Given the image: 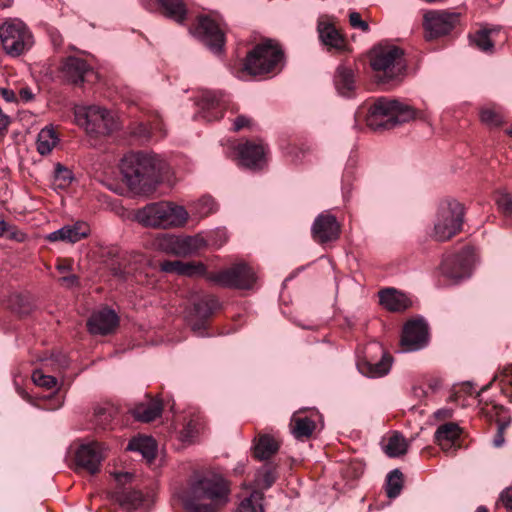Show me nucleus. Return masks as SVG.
<instances>
[{
	"label": "nucleus",
	"instance_id": "1",
	"mask_svg": "<svg viewBox=\"0 0 512 512\" xmlns=\"http://www.w3.org/2000/svg\"><path fill=\"white\" fill-rule=\"evenodd\" d=\"M228 481L212 470H196L179 493L185 512H217L228 502Z\"/></svg>",
	"mask_w": 512,
	"mask_h": 512
},
{
	"label": "nucleus",
	"instance_id": "2",
	"mask_svg": "<svg viewBox=\"0 0 512 512\" xmlns=\"http://www.w3.org/2000/svg\"><path fill=\"white\" fill-rule=\"evenodd\" d=\"M166 163L154 154L129 153L121 161L124 182L137 194L153 192L162 181Z\"/></svg>",
	"mask_w": 512,
	"mask_h": 512
},
{
	"label": "nucleus",
	"instance_id": "3",
	"mask_svg": "<svg viewBox=\"0 0 512 512\" xmlns=\"http://www.w3.org/2000/svg\"><path fill=\"white\" fill-rule=\"evenodd\" d=\"M416 116L415 110L395 99L378 98L369 107L366 124L374 131L389 130Z\"/></svg>",
	"mask_w": 512,
	"mask_h": 512
},
{
	"label": "nucleus",
	"instance_id": "4",
	"mask_svg": "<svg viewBox=\"0 0 512 512\" xmlns=\"http://www.w3.org/2000/svg\"><path fill=\"white\" fill-rule=\"evenodd\" d=\"M284 53L277 42L266 39L251 49L243 62V72L250 76L276 74L282 69Z\"/></svg>",
	"mask_w": 512,
	"mask_h": 512
},
{
	"label": "nucleus",
	"instance_id": "5",
	"mask_svg": "<svg viewBox=\"0 0 512 512\" xmlns=\"http://www.w3.org/2000/svg\"><path fill=\"white\" fill-rule=\"evenodd\" d=\"M135 219L145 227L168 229L183 226L188 219V212L183 206L160 201L138 209Z\"/></svg>",
	"mask_w": 512,
	"mask_h": 512
},
{
	"label": "nucleus",
	"instance_id": "6",
	"mask_svg": "<svg viewBox=\"0 0 512 512\" xmlns=\"http://www.w3.org/2000/svg\"><path fill=\"white\" fill-rule=\"evenodd\" d=\"M369 61L380 83L399 79L406 70L404 51L395 45H378L371 49Z\"/></svg>",
	"mask_w": 512,
	"mask_h": 512
},
{
	"label": "nucleus",
	"instance_id": "7",
	"mask_svg": "<svg viewBox=\"0 0 512 512\" xmlns=\"http://www.w3.org/2000/svg\"><path fill=\"white\" fill-rule=\"evenodd\" d=\"M464 207L454 199L440 202L434 223L433 237L437 241H447L458 234L463 226Z\"/></svg>",
	"mask_w": 512,
	"mask_h": 512
},
{
	"label": "nucleus",
	"instance_id": "8",
	"mask_svg": "<svg viewBox=\"0 0 512 512\" xmlns=\"http://www.w3.org/2000/svg\"><path fill=\"white\" fill-rule=\"evenodd\" d=\"M0 31L3 50L9 56L18 57L27 52L34 44L31 31L19 19H7L0 26Z\"/></svg>",
	"mask_w": 512,
	"mask_h": 512
},
{
	"label": "nucleus",
	"instance_id": "9",
	"mask_svg": "<svg viewBox=\"0 0 512 512\" xmlns=\"http://www.w3.org/2000/svg\"><path fill=\"white\" fill-rule=\"evenodd\" d=\"M205 277L221 287L239 290L252 289L257 280L256 272L246 262L234 263L218 272H206Z\"/></svg>",
	"mask_w": 512,
	"mask_h": 512
},
{
	"label": "nucleus",
	"instance_id": "10",
	"mask_svg": "<svg viewBox=\"0 0 512 512\" xmlns=\"http://www.w3.org/2000/svg\"><path fill=\"white\" fill-rule=\"evenodd\" d=\"M156 247L166 253L179 257H186L196 253L203 248L206 243L199 236L180 237L173 234L162 233L155 239Z\"/></svg>",
	"mask_w": 512,
	"mask_h": 512
},
{
	"label": "nucleus",
	"instance_id": "11",
	"mask_svg": "<svg viewBox=\"0 0 512 512\" xmlns=\"http://www.w3.org/2000/svg\"><path fill=\"white\" fill-rule=\"evenodd\" d=\"M476 256L472 247L466 246L460 252L446 257L442 262V273L445 277L458 283L472 275Z\"/></svg>",
	"mask_w": 512,
	"mask_h": 512
},
{
	"label": "nucleus",
	"instance_id": "12",
	"mask_svg": "<svg viewBox=\"0 0 512 512\" xmlns=\"http://www.w3.org/2000/svg\"><path fill=\"white\" fill-rule=\"evenodd\" d=\"M460 14L448 11H428L424 14L423 27L428 41L449 34L459 23Z\"/></svg>",
	"mask_w": 512,
	"mask_h": 512
},
{
	"label": "nucleus",
	"instance_id": "13",
	"mask_svg": "<svg viewBox=\"0 0 512 512\" xmlns=\"http://www.w3.org/2000/svg\"><path fill=\"white\" fill-rule=\"evenodd\" d=\"M193 34L213 53L220 54L222 52L225 45L224 33L219 25L210 17H199Z\"/></svg>",
	"mask_w": 512,
	"mask_h": 512
},
{
	"label": "nucleus",
	"instance_id": "14",
	"mask_svg": "<svg viewBox=\"0 0 512 512\" xmlns=\"http://www.w3.org/2000/svg\"><path fill=\"white\" fill-rule=\"evenodd\" d=\"M428 326L422 319L408 321L402 331L401 347L404 352L417 351L428 344Z\"/></svg>",
	"mask_w": 512,
	"mask_h": 512
},
{
	"label": "nucleus",
	"instance_id": "15",
	"mask_svg": "<svg viewBox=\"0 0 512 512\" xmlns=\"http://www.w3.org/2000/svg\"><path fill=\"white\" fill-rule=\"evenodd\" d=\"M340 233V223L337 221V218L329 212L319 214L311 227L312 237L319 244L336 241L340 237Z\"/></svg>",
	"mask_w": 512,
	"mask_h": 512
},
{
	"label": "nucleus",
	"instance_id": "16",
	"mask_svg": "<svg viewBox=\"0 0 512 512\" xmlns=\"http://www.w3.org/2000/svg\"><path fill=\"white\" fill-rule=\"evenodd\" d=\"M373 351L380 354V359L374 361L373 359H368L366 356L364 359L358 362L359 371L368 377H382L390 371L392 365V357L382 348V346L378 345L377 343L369 344L366 347L367 354Z\"/></svg>",
	"mask_w": 512,
	"mask_h": 512
},
{
	"label": "nucleus",
	"instance_id": "17",
	"mask_svg": "<svg viewBox=\"0 0 512 512\" xmlns=\"http://www.w3.org/2000/svg\"><path fill=\"white\" fill-rule=\"evenodd\" d=\"M193 306L195 316L198 319L191 323V329L197 335L203 336L206 329V320L220 309L221 304L216 296L203 294L194 301Z\"/></svg>",
	"mask_w": 512,
	"mask_h": 512
},
{
	"label": "nucleus",
	"instance_id": "18",
	"mask_svg": "<svg viewBox=\"0 0 512 512\" xmlns=\"http://www.w3.org/2000/svg\"><path fill=\"white\" fill-rule=\"evenodd\" d=\"M104 457L103 445L99 442H91L77 449L75 461L78 467L87 470L90 474H96L100 471Z\"/></svg>",
	"mask_w": 512,
	"mask_h": 512
},
{
	"label": "nucleus",
	"instance_id": "19",
	"mask_svg": "<svg viewBox=\"0 0 512 512\" xmlns=\"http://www.w3.org/2000/svg\"><path fill=\"white\" fill-rule=\"evenodd\" d=\"M240 164L251 170H261L266 165L267 147L263 143L246 141L238 145Z\"/></svg>",
	"mask_w": 512,
	"mask_h": 512
},
{
	"label": "nucleus",
	"instance_id": "20",
	"mask_svg": "<svg viewBox=\"0 0 512 512\" xmlns=\"http://www.w3.org/2000/svg\"><path fill=\"white\" fill-rule=\"evenodd\" d=\"M119 325V317L107 307L94 311L87 320L88 331L93 335H108Z\"/></svg>",
	"mask_w": 512,
	"mask_h": 512
},
{
	"label": "nucleus",
	"instance_id": "21",
	"mask_svg": "<svg viewBox=\"0 0 512 512\" xmlns=\"http://www.w3.org/2000/svg\"><path fill=\"white\" fill-rule=\"evenodd\" d=\"M85 117L88 127L98 134H109L117 128V121L112 113L100 106H89Z\"/></svg>",
	"mask_w": 512,
	"mask_h": 512
},
{
	"label": "nucleus",
	"instance_id": "22",
	"mask_svg": "<svg viewBox=\"0 0 512 512\" xmlns=\"http://www.w3.org/2000/svg\"><path fill=\"white\" fill-rule=\"evenodd\" d=\"M199 112L194 118H203L211 122L223 117L222 94L214 91H204L198 101Z\"/></svg>",
	"mask_w": 512,
	"mask_h": 512
},
{
	"label": "nucleus",
	"instance_id": "23",
	"mask_svg": "<svg viewBox=\"0 0 512 512\" xmlns=\"http://www.w3.org/2000/svg\"><path fill=\"white\" fill-rule=\"evenodd\" d=\"M462 433V429L455 422H447L440 425L434 434L435 442L448 455H454L457 451L456 442Z\"/></svg>",
	"mask_w": 512,
	"mask_h": 512
},
{
	"label": "nucleus",
	"instance_id": "24",
	"mask_svg": "<svg viewBox=\"0 0 512 512\" xmlns=\"http://www.w3.org/2000/svg\"><path fill=\"white\" fill-rule=\"evenodd\" d=\"M91 71V67L84 59L74 56L66 58L61 67L63 79L73 85H81Z\"/></svg>",
	"mask_w": 512,
	"mask_h": 512
},
{
	"label": "nucleus",
	"instance_id": "25",
	"mask_svg": "<svg viewBox=\"0 0 512 512\" xmlns=\"http://www.w3.org/2000/svg\"><path fill=\"white\" fill-rule=\"evenodd\" d=\"M159 270L168 274L195 277L205 276L206 266L202 262H183L180 260H165L159 263Z\"/></svg>",
	"mask_w": 512,
	"mask_h": 512
},
{
	"label": "nucleus",
	"instance_id": "26",
	"mask_svg": "<svg viewBox=\"0 0 512 512\" xmlns=\"http://www.w3.org/2000/svg\"><path fill=\"white\" fill-rule=\"evenodd\" d=\"M90 233V228L86 222L78 221L72 225H65L62 228L53 231L47 236L51 242L63 241L67 243H76L86 238Z\"/></svg>",
	"mask_w": 512,
	"mask_h": 512
},
{
	"label": "nucleus",
	"instance_id": "27",
	"mask_svg": "<svg viewBox=\"0 0 512 512\" xmlns=\"http://www.w3.org/2000/svg\"><path fill=\"white\" fill-rule=\"evenodd\" d=\"M129 411L136 420L148 423L161 416L163 404L161 400L147 396L145 401L136 403Z\"/></svg>",
	"mask_w": 512,
	"mask_h": 512
},
{
	"label": "nucleus",
	"instance_id": "28",
	"mask_svg": "<svg viewBox=\"0 0 512 512\" xmlns=\"http://www.w3.org/2000/svg\"><path fill=\"white\" fill-rule=\"evenodd\" d=\"M379 302L388 311L402 312L411 305L409 298L395 288H385L379 291Z\"/></svg>",
	"mask_w": 512,
	"mask_h": 512
},
{
	"label": "nucleus",
	"instance_id": "29",
	"mask_svg": "<svg viewBox=\"0 0 512 512\" xmlns=\"http://www.w3.org/2000/svg\"><path fill=\"white\" fill-rule=\"evenodd\" d=\"M318 32L321 42L323 45L327 46L329 50L334 49L338 52L345 50V39L334 25L320 22L318 24Z\"/></svg>",
	"mask_w": 512,
	"mask_h": 512
},
{
	"label": "nucleus",
	"instance_id": "30",
	"mask_svg": "<svg viewBox=\"0 0 512 512\" xmlns=\"http://www.w3.org/2000/svg\"><path fill=\"white\" fill-rule=\"evenodd\" d=\"M334 85L340 95L350 96L355 89L353 69L344 64L339 65L334 74Z\"/></svg>",
	"mask_w": 512,
	"mask_h": 512
},
{
	"label": "nucleus",
	"instance_id": "31",
	"mask_svg": "<svg viewBox=\"0 0 512 512\" xmlns=\"http://www.w3.org/2000/svg\"><path fill=\"white\" fill-rule=\"evenodd\" d=\"M279 448L280 442L272 435H259L254 444V457L260 461L268 460L278 452Z\"/></svg>",
	"mask_w": 512,
	"mask_h": 512
},
{
	"label": "nucleus",
	"instance_id": "32",
	"mask_svg": "<svg viewBox=\"0 0 512 512\" xmlns=\"http://www.w3.org/2000/svg\"><path fill=\"white\" fill-rule=\"evenodd\" d=\"M160 12L167 18L183 23L186 19L187 9L183 0H156Z\"/></svg>",
	"mask_w": 512,
	"mask_h": 512
},
{
	"label": "nucleus",
	"instance_id": "33",
	"mask_svg": "<svg viewBox=\"0 0 512 512\" xmlns=\"http://www.w3.org/2000/svg\"><path fill=\"white\" fill-rule=\"evenodd\" d=\"M291 433L297 440L309 439L314 430L316 429V423L311 418L305 416L294 415L291 419Z\"/></svg>",
	"mask_w": 512,
	"mask_h": 512
},
{
	"label": "nucleus",
	"instance_id": "34",
	"mask_svg": "<svg viewBox=\"0 0 512 512\" xmlns=\"http://www.w3.org/2000/svg\"><path fill=\"white\" fill-rule=\"evenodd\" d=\"M156 448V442L151 437L133 438L127 446L128 450L139 452L148 462L156 457Z\"/></svg>",
	"mask_w": 512,
	"mask_h": 512
},
{
	"label": "nucleus",
	"instance_id": "35",
	"mask_svg": "<svg viewBox=\"0 0 512 512\" xmlns=\"http://www.w3.org/2000/svg\"><path fill=\"white\" fill-rule=\"evenodd\" d=\"M58 136L51 127L41 129L37 137V150L41 155L49 154L58 142Z\"/></svg>",
	"mask_w": 512,
	"mask_h": 512
},
{
	"label": "nucleus",
	"instance_id": "36",
	"mask_svg": "<svg viewBox=\"0 0 512 512\" xmlns=\"http://www.w3.org/2000/svg\"><path fill=\"white\" fill-rule=\"evenodd\" d=\"M113 497L116 502L124 507H137L142 502V493L137 490H129L124 487H118Z\"/></svg>",
	"mask_w": 512,
	"mask_h": 512
},
{
	"label": "nucleus",
	"instance_id": "37",
	"mask_svg": "<svg viewBox=\"0 0 512 512\" xmlns=\"http://www.w3.org/2000/svg\"><path fill=\"white\" fill-rule=\"evenodd\" d=\"M496 33L493 29H481L469 36L470 42L474 44L480 51L485 53H493L494 42L491 35Z\"/></svg>",
	"mask_w": 512,
	"mask_h": 512
},
{
	"label": "nucleus",
	"instance_id": "38",
	"mask_svg": "<svg viewBox=\"0 0 512 512\" xmlns=\"http://www.w3.org/2000/svg\"><path fill=\"white\" fill-rule=\"evenodd\" d=\"M403 489V474L399 469L390 471L386 477V495L390 499L398 497Z\"/></svg>",
	"mask_w": 512,
	"mask_h": 512
},
{
	"label": "nucleus",
	"instance_id": "39",
	"mask_svg": "<svg viewBox=\"0 0 512 512\" xmlns=\"http://www.w3.org/2000/svg\"><path fill=\"white\" fill-rule=\"evenodd\" d=\"M10 306L12 310L20 316L29 315L34 309V304L31 298L22 294H16L11 297Z\"/></svg>",
	"mask_w": 512,
	"mask_h": 512
},
{
	"label": "nucleus",
	"instance_id": "40",
	"mask_svg": "<svg viewBox=\"0 0 512 512\" xmlns=\"http://www.w3.org/2000/svg\"><path fill=\"white\" fill-rule=\"evenodd\" d=\"M263 495L259 492H252L251 495L243 499L239 506L238 512H264L262 505Z\"/></svg>",
	"mask_w": 512,
	"mask_h": 512
},
{
	"label": "nucleus",
	"instance_id": "41",
	"mask_svg": "<svg viewBox=\"0 0 512 512\" xmlns=\"http://www.w3.org/2000/svg\"><path fill=\"white\" fill-rule=\"evenodd\" d=\"M114 416L115 409L113 407H97L94 410V423L99 428L106 430L110 428Z\"/></svg>",
	"mask_w": 512,
	"mask_h": 512
},
{
	"label": "nucleus",
	"instance_id": "42",
	"mask_svg": "<svg viewBox=\"0 0 512 512\" xmlns=\"http://www.w3.org/2000/svg\"><path fill=\"white\" fill-rule=\"evenodd\" d=\"M407 451V442L401 435L395 434L391 436L385 447V452L390 457H399Z\"/></svg>",
	"mask_w": 512,
	"mask_h": 512
},
{
	"label": "nucleus",
	"instance_id": "43",
	"mask_svg": "<svg viewBox=\"0 0 512 512\" xmlns=\"http://www.w3.org/2000/svg\"><path fill=\"white\" fill-rule=\"evenodd\" d=\"M193 209L198 217H206L216 210V203L211 196H203L194 204Z\"/></svg>",
	"mask_w": 512,
	"mask_h": 512
},
{
	"label": "nucleus",
	"instance_id": "44",
	"mask_svg": "<svg viewBox=\"0 0 512 512\" xmlns=\"http://www.w3.org/2000/svg\"><path fill=\"white\" fill-rule=\"evenodd\" d=\"M480 118L481 121L489 127H499L503 124L502 115L491 108L482 109Z\"/></svg>",
	"mask_w": 512,
	"mask_h": 512
},
{
	"label": "nucleus",
	"instance_id": "45",
	"mask_svg": "<svg viewBox=\"0 0 512 512\" xmlns=\"http://www.w3.org/2000/svg\"><path fill=\"white\" fill-rule=\"evenodd\" d=\"M33 382L40 387L52 389L57 384V379L51 375H45L41 370H35L32 374Z\"/></svg>",
	"mask_w": 512,
	"mask_h": 512
},
{
	"label": "nucleus",
	"instance_id": "46",
	"mask_svg": "<svg viewBox=\"0 0 512 512\" xmlns=\"http://www.w3.org/2000/svg\"><path fill=\"white\" fill-rule=\"evenodd\" d=\"M498 209L506 216L512 215V196L507 193H499L496 198Z\"/></svg>",
	"mask_w": 512,
	"mask_h": 512
},
{
	"label": "nucleus",
	"instance_id": "47",
	"mask_svg": "<svg viewBox=\"0 0 512 512\" xmlns=\"http://www.w3.org/2000/svg\"><path fill=\"white\" fill-rule=\"evenodd\" d=\"M349 22L353 28L360 29L363 32H368L370 30L369 24L361 19L358 12L350 13Z\"/></svg>",
	"mask_w": 512,
	"mask_h": 512
},
{
	"label": "nucleus",
	"instance_id": "48",
	"mask_svg": "<svg viewBox=\"0 0 512 512\" xmlns=\"http://www.w3.org/2000/svg\"><path fill=\"white\" fill-rule=\"evenodd\" d=\"M55 177L57 180H62L64 185L70 183L73 178L72 172L61 164H57L56 166Z\"/></svg>",
	"mask_w": 512,
	"mask_h": 512
},
{
	"label": "nucleus",
	"instance_id": "49",
	"mask_svg": "<svg viewBox=\"0 0 512 512\" xmlns=\"http://www.w3.org/2000/svg\"><path fill=\"white\" fill-rule=\"evenodd\" d=\"M499 501L502 502L507 511L512 512V488H505L499 496Z\"/></svg>",
	"mask_w": 512,
	"mask_h": 512
},
{
	"label": "nucleus",
	"instance_id": "50",
	"mask_svg": "<svg viewBox=\"0 0 512 512\" xmlns=\"http://www.w3.org/2000/svg\"><path fill=\"white\" fill-rule=\"evenodd\" d=\"M196 425L193 421H189L181 431V439L184 442H191L195 436Z\"/></svg>",
	"mask_w": 512,
	"mask_h": 512
},
{
	"label": "nucleus",
	"instance_id": "51",
	"mask_svg": "<svg viewBox=\"0 0 512 512\" xmlns=\"http://www.w3.org/2000/svg\"><path fill=\"white\" fill-rule=\"evenodd\" d=\"M252 125V120L245 116V115H239L236 117L233 123V130L234 131H240L243 128H250Z\"/></svg>",
	"mask_w": 512,
	"mask_h": 512
},
{
	"label": "nucleus",
	"instance_id": "52",
	"mask_svg": "<svg viewBox=\"0 0 512 512\" xmlns=\"http://www.w3.org/2000/svg\"><path fill=\"white\" fill-rule=\"evenodd\" d=\"M113 476L117 482L118 487H123L126 483H130L134 477V475L130 472H116L113 473Z\"/></svg>",
	"mask_w": 512,
	"mask_h": 512
},
{
	"label": "nucleus",
	"instance_id": "53",
	"mask_svg": "<svg viewBox=\"0 0 512 512\" xmlns=\"http://www.w3.org/2000/svg\"><path fill=\"white\" fill-rule=\"evenodd\" d=\"M60 283L64 285L65 287H74L79 285V278L78 276L72 274L68 276H63L59 279Z\"/></svg>",
	"mask_w": 512,
	"mask_h": 512
},
{
	"label": "nucleus",
	"instance_id": "54",
	"mask_svg": "<svg viewBox=\"0 0 512 512\" xmlns=\"http://www.w3.org/2000/svg\"><path fill=\"white\" fill-rule=\"evenodd\" d=\"M453 416V410L450 408H441L434 413V417L438 420L450 419Z\"/></svg>",
	"mask_w": 512,
	"mask_h": 512
},
{
	"label": "nucleus",
	"instance_id": "55",
	"mask_svg": "<svg viewBox=\"0 0 512 512\" xmlns=\"http://www.w3.org/2000/svg\"><path fill=\"white\" fill-rule=\"evenodd\" d=\"M132 133L140 138H148L150 135L149 128L143 123L138 124Z\"/></svg>",
	"mask_w": 512,
	"mask_h": 512
},
{
	"label": "nucleus",
	"instance_id": "56",
	"mask_svg": "<svg viewBox=\"0 0 512 512\" xmlns=\"http://www.w3.org/2000/svg\"><path fill=\"white\" fill-rule=\"evenodd\" d=\"M0 95L7 102H14V101H16V95H15L14 91L11 90V89L0 88Z\"/></svg>",
	"mask_w": 512,
	"mask_h": 512
},
{
	"label": "nucleus",
	"instance_id": "57",
	"mask_svg": "<svg viewBox=\"0 0 512 512\" xmlns=\"http://www.w3.org/2000/svg\"><path fill=\"white\" fill-rule=\"evenodd\" d=\"M19 96H20L21 100H23L24 102H29V101L33 100V98H34V94L32 93L31 89L28 87L21 88L19 91Z\"/></svg>",
	"mask_w": 512,
	"mask_h": 512
},
{
	"label": "nucleus",
	"instance_id": "58",
	"mask_svg": "<svg viewBox=\"0 0 512 512\" xmlns=\"http://www.w3.org/2000/svg\"><path fill=\"white\" fill-rule=\"evenodd\" d=\"M8 228H10V227L8 226ZM7 232H9L10 239H13V240H16L19 242L24 240V234L20 231H17V230L10 231V229H8Z\"/></svg>",
	"mask_w": 512,
	"mask_h": 512
},
{
	"label": "nucleus",
	"instance_id": "59",
	"mask_svg": "<svg viewBox=\"0 0 512 512\" xmlns=\"http://www.w3.org/2000/svg\"><path fill=\"white\" fill-rule=\"evenodd\" d=\"M504 433H502L501 431L500 432H497L495 437H494V440H493V444L495 447H501L504 443Z\"/></svg>",
	"mask_w": 512,
	"mask_h": 512
},
{
	"label": "nucleus",
	"instance_id": "60",
	"mask_svg": "<svg viewBox=\"0 0 512 512\" xmlns=\"http://www.w3.org/2000/svg\"><path fill=\"white\" fill-rule=\"evenodd\" d=\"M510 424V420H501V421H498L497 422V425H498V429H497V432H502L504 433V430L509 426Z\"/></svg>",
	"mask_w": 512,
	"mask_h": 512
},
{
	"label": "nucleus",
	"instance_id": "61",
	"mask_svg": "<svg viewBox=\"0 0 512 512\" xmlns=\"http://www.w3.org/2000/svg\"><path fill=\"white\" fill-rule=\"evenodd\" d=\"M71 269V266L69 264L60 263L57 265V270L60 273H65Z\"/></svg>",
	"mask_w": 512,
	"mask_h": 512
},
{
	"label": "nucleus",
	"instance_id": "62",
	"mask_svg": "<svg viewBox=\"0 0 512 512\" xmlns=\"http://www.w3.org/2000/svg\"><path fill=\"white\" fill-rule=\"evenodd\" d=\"M6 231H8V224L3 219H0V237L3 236Z\"/></svg>",
	"mask_w": 512,
	"mask_h": 512
},
{
	"label": "nucleus",
	"instance_id": "63",
	"mask_svg": "<svg viewBox=\"0 0 512 512\" xmlns=\"http://www.w3.org/2000/svg\"><path fill=\"white\" fill-rule=\"evenodd\" d=\"M462 390H464L467 393H470L472 390V384L470 382H466L462 385Z\"/></svg>",
	"mask_w": 512,
	"mask_h": 512
},
{
	"label": "nucleus",
	"instance_id": "64",
	"mask_svg": "<svg viewBox=\"0 0 512 512\" xmlns=\"http://www.w3.org/2000/svg\"><path fill=\"white\" fill-rule=\"evenodd\" d=\"M491 385H492V382H490L489 384H487V385L483 386V387L481 388V390L477 393L476 397H477V398H480L481 394H482L483 392L487 391V390L490 388V386H491Z\"/></svg>",
	"mask_w": 512,
	"mask_h": 512
}]
</instances>
